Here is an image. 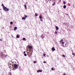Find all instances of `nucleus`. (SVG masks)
Instances as JSON below:
<instances>
[{"instance_id": "f257e3e1", "label": "nucleus", "mask_w": 75, "mask_h": 75, "mask_svg": "<svg viewBox=\"0 0 75 75\" xmlns=\"http://www.w3.org/2000/svg\"><path fill=\"white\" fill-rule=\"evenodd\" d=\"M2 6L3 7V9L4 10H5L6 11H8V10H9V9L8 8H7V7H5L3 4H2Z\"/></svg>"}, {"instance_id": "f03ea898", "label": "nucleus", "mask_w": 75, "mask_h": 75, "mask_svg": "<svg viewBox=\"0 0 75 75\" xmlns=\"http://www.w3.org/2000/svg\"><path fill=\"white\" fill-rule=\"evenodd\" d=\"M1 58H2V59H3L4 58H4H5V57H7V55H4V54H3V53H2L1 54Z\"/></svg>"}, {"instance_id": "7ed1b4c3", "label": "nucleus", "mask_w": 75, "mask_h": 75, "mask_svg": "<svg viewBox=\"0 0 75 75\" xmlns=\"http://www.w3.org/2000/svg\"><path fill=\"white\" fill-rule=\"evenodd\" d=\"M14 68L15 69L17 68V65L16 64H14Z\"/></svg>"}, {"instance_id": "20e7f679", "label": "nucleus", "mask_w": 75, "mask_h": 75, "mask_svg": "<svg viewBox=\"0 0 75 75\" xmlns=\"http://www.w3.org/2000/svg\"><path fill=\"white\" fill-rule=\"evenodd\" d=\"M27 47H28V48H29V49H32L33 48H32V46H27Z\"/></svg>"}, {"instance_id": "39448f33", "label": "nucleus", "mask_w": 75, "mask_h": 75, "mask_svg": "<svg viewBox=\"0 0 75 75\" xmlns=\"http://www.w3.org/2000/svg\"><path fill=\"white\" fill-rule=\"evenodd\" d=\"M37 72H42V71L41 70H38L37 71Z\"/></svg>"}, {"instance_id": "423d86ee", "label": "nucleus", "mask_w": 75, "mask_h": 75, "mask_svg": "<svg viewBox=\"0 0 75 75\" xmlns=\"http://www.w3.org/2000/svg\"><path fill=\"white\" fill-rule=\"evenodd\" d=\"M56 29L57 30H58L59 29V28H58V26H56Z\"/></svg>"}, {"instance_id": "0eeeda50", "label": "nucleus", "mask_w": 75, "mask_h": 75, "mask_svg": "<svg viewBox=\"0 0 75 75\" xmlns=\"http://www.w3.org/2000/svg\"><path fill=\"white\" fill-rule=\"evenodd\" d=\"M39 18L40 19H42V16H41V15L40 16H39Z\"/></svg>"}, {"instance_id": "6e6552de", "label": "nucleus", "mask_w": 75, "mask_h": 75, "mask_svg": "<svg viewBox=\"0 0 75 75\" xmlns=\"http://www.w3.org/2000/svg\"><path fill=\"white\" fill-rule=\"evenodd\" d=\"M52 50L53 51H55V48H54V47H52Z\"/></svg>"}, {"instance_id": "1a4fd4ad", "label": "nucleus", "mask_w": 75, "mask_h": 75, "mask_svg": "<svg viewBox=\"0 0 75 75\" xmlns=\"http://www.w3.org/2000/svg\"><path fill=\"white\" fill-rule=\"evenodd\" d=\"M17 29V27H15L14 28V30L15 31V30H16Z\"/></svg>"}, {"instance_id": "9d476101", "label": "nucleus", "mask_w": 75, "mask_h": 75, "mask_svg": "<svg viewBox=\"0 0 75 75\" xmlns=\"http://www.w3.org/2000/svg\"><path fill=\"white\" fill-rule=\"evenodd\" d=\"M16 38H20V37L19 36V35H17V36H16Z\"/></svg>"}, {"instance_id": "9b49d317", "label": "nucleus", "mask_w": 75, "mask_h": 75, "mask_svg": "<svg viewBox=\"0 0 75 75\" xmlns=\"http://www.w3.org/2000/svg\"><path fill=\"white\" fill-rule=\"evenodd\" d=\"M66 7H67V6H66V5H64L63 6V8H66Z\"/></svg>"}, {"instance_id": "f8f14e48", "label": "nucleus", "mask_w": 75, "mask_h": 75, "mask_svg": "<svg viewBox=\"0 0 75 75\" xmlns=\"http://www.w3.org/2000/svg\"><path fill=\"white\" fill-rule=\"evenodd\" d=\"M64 40H63L62 39L60 41V42H63V41Z\"/></svg>"}, {"instance_id": "ddd939ff", "label": "nucleus", "mask_w": 75, "mask_h": 75, "mask_svg": "<svg viewBox=\"0 0 75 75\" xmlns=\"http://www.w3.org/2000/svg\"><path fill=\"white\" fill-rule=\"evenodd\" d=\"M41 37L42 38H44V36H43V35H41Z\"/></svg>"}, {"instance_id": "4468645a", "label": "nucleus", "mask_w": 75, "mask_h": 75, "mask_svg": "<svg viewBox=\"0 0 75 75\" xmlns=\"http://www.w3.org/2000/svg\"><path fill=\"white\" fill-rule=\"evenodd\" d=\"M22 19L23 20H24V19H25V20L26 18H24V17H23V18H22Z\"/></svg>"}, {"instance_id": "2eb2a0df", "label": "nucleus", "mask_w": 75, "mask_h": 75, "mask_svg": "<svg viewBox=\"0 0 75 75\" xmlns=\"http://www.w3.org/2000/svg\"><path fill=\"white\" fill-rule=\"evenodd\" d=\"M51 70H52V71H54V68L53 67H52V68H51Z\"/></svg>"}, {"instance_id": "dca6fc26", "label": "nucleus", "mask_w": 75, "mask_h": 75, "mask_svg": "<svg viewBox=\"0 0 75 75\" xmlns=\"http://www.w3.org/2000/svg\"><path fill=\"white\" fill-rule=\"evenodd\" d=\"M63 4L64 5L65 4V1H63Z\"/></svg>"}, {"instance_id": "f3484780", "label": "nucleus", "mask_w": 75, "mask_h": 75, "mask_svg": "<svg viewBox=\"0 0 75 75\" xmlns=\"http://www.w3.org/2000/svg\"><path fill=\"white\" fill-rule=\"evenodd\" d=\"M23 40L24 41V40H25V38H23Z\"/></svg>"}, {"instance_id": "a211bd4d", "label": "nucleus", "mask_w": 75, "mask_h": 75, "mask_svg": "<svg viewBox=\"0 0 75 75\" xmlns=\"http://www.w3.org/2000/svg\"><path fill=\"white\" fill-rule=\"evenodd\" d=\"M24 56H25V57H26V56H27V54H24Z\"/></svg>"}, {"instance_id": "6ab92c4d", "label": "nucleus", "mask_w": 75, "mask_h": 75, "mask_svg": "<svg viewBox=\"0 0 75 75\" xmlns=\"http://www.w3.org/2000/svg\"><path fill=\"white\" fill-rule=\"evenodd\" d=\"M13 22H10V24H13Z\"/></svg>"}, {"instance_id": "aec40b11", "label": "nucleus", "mask_w": 75, "mask_h": 75, "mask_svg": "<svg viewBox=\"0 0 75 75\" xmlns=\"http://www.w3.org/2000/svg\"><path fill=\"white\" fill-rule=\"evenodd\" d=\"M55 4V2H54V4H52V6H54Z\"/></svg>"}, {"instance_id": "412c9836", "label": "nucleus", "mask_w": 75, "mask_h": 75, "mask_svg": "<svg viewBox=\"0 0 75 75\" xmlns=\"http://www.w3.org/2000/svg\"><path fill=\"white\" fill-rule=\"evenodd\" d=\"M24 7H25V8H26V7H27V6L25 5H25H24Z\"/></svg>"}, {"instance_id": "4be33fe9", "label": "nucleus", "mask_w": 75, "mask_h": 75, "mask_svg": "<svg viewBox=\"0 0 75 75\" xmlns=\"http://www.w3.org/2000/svg\"><path fill=\"white\" fill-rule=\"evenodd\" d=\"M63 57H65V56L64 55H62Z\"/></svg>"}, {"instance_id": "5701e85b", "label": "nucleus", "mask_w": 75, "mask_h": 75, "mask_svg": "<svg viewBox=\"0 0 75 75\" xmlns=\"http://www.w3.org/2000/svg\"><path fill=\"white\" fill-rule=\"evenodd\" d=\"M62 44H64V42H62Z\"/></svg>"}, {"instance_id": "b1692460", "label": "nucleus", "mask_w": 75, "mask_h": 75, "mask_svg": "<svg viewBox=\"0 0 75 75\" xmlns=\"http://www.w3.org/2000/svg\"><path fill=\"white\" fill-rule=\"evenodd\" d=\"M35 16L36 17H37V14H36V13H35Z\"/></svg>"}, {"instance_id": "393cba45", "label": "nucleus", "mask_w": 75, "mask_h": 75, "mask_svg": "<svg viewBox=\"0 0 75 75\" xmlns=\"http://www.w3.org/2000/svg\"><path fill=\"white\" fill-rule=\"evenodd\" d=\"M25 17H26V18H27V16H26L25 15Z\"/></svg>"}, {"instance_id": "a878e982", "label": "nucleus", "mask_w": 75, "mask_h": 75, "mask_svg": "<svg viewBox=\"0 0 75 75\" xmlns=\"http://www.w3.org/2000/svg\"><path fill=\"white\" fill-rule=\"evenodd\" d=\"M55 34H57V31H55Z\"/></svg>"}, {"instance_id": "bb28decb", "label": "nucleus", "mask_w": 75, "mask_h": 75, "mask_svg": "<svg viewBox=\"0 0 75 75\" xmlns=\"http://www.w3.org/2000/svg\"><path fill=\"white\" fill-rule=\"evenodd\" d=\"M35 63H36V61H35L34 62V63L35 64Z\"/></svg>"}, {"instance_id": "cd10ccee", "label": "nucleus", "mask_w": 75, "mask_h": 75, "mask_svg": "<svg viewBox=\"0 0 75 75\" xmlns=\"http://www.w3.org/2000/svg\"><path fill=\"white\" fill-rule=\"evenodd\" d=\"M25 51H24V52H23V53H24V54H25Z\"/></svg>"}, {"instance_id": "c85d7f7f", "label": "nucleus", "mask_w": 75, "mask_h": 75, "mask_svg": "<svg viewBox=\"0 0 75 75\" xmlns=\"http://www.w3.org/2000/svg\"><path fill=\"white\" fill-rule=\"evenodd\" d=\"M0 40L1 41H2V39H0Z\"/></svg>"}, {"instance_id": "c756f323", "label": "nucleus", "mask_w": 75, "mask_h": 75, "mask_svg": "<svg viewBox=\"0 0 75 75\" xmlns=\"http://www.w3.org/2000/svg\"><path fill=\"white\" fill-rule=\"evenodd\" d=\"M45 55H46V54H43L44 56H45Z\"/></svg>"}, {"instance_id": "7c9ffc66", "label": "nucleus", "mask_w": 75, "mask_h": 75, "mask_svg": "<svg viewBox=\"0 0 75 75\" xmlns=\"http://www.w3.org/2000/svg\"><path fill=\"white\" fill-rule=\"evenodd\" d=\"M40 21H42V19H40Z\"/></svg>"}, {"instance_id": "2f4dec72", "label": "nucleus", "mask_w": 75, "mask_h": 75, "mask_svg": "<svg viewBox=\"0 0 75 75\" xmlns=\"http://www.w3.org/2000/svg\"><path fill=\"white\" fill-rule=\"evenodd\" d=\"M43 62H44V63H46V62H45V61H44Z\"/></svg>"}, {"instance_id": "473e14b6", "label": "nucleus", "mask_w": 75, "mask_h": 75, "mask_svg": "<svg viewBox=\"0 0 75 75\" xmlns=\"http://www.w3.org/2000/svg\"><path fill=\"white\" fill-rule=\"evenodd\" d=\"M72 54L73 55H74V53H72Z\"/></svg>"}, {"instance_id": "72a5a7b5", "label": "nucleus", "mask_w": 75, "mask_h": 75, "mask_svg": "<svg viewBox=\"0 0 75 75\" xmlns=\"http://www.w3.org/2000/svg\"><path fill=\"white\" fill-rule=\"evenodd\" d=\"M63 75H66V74H64Z\"/></svg>"}, {"instance_id": "f704fd0d", "label": "nucleus", "mask_w": 75, "mask_h": 75, "mask_svg": "<svg viewBox=\"0 0 75 75\" xmlns=\"http://www.w3.org/2000/svg\"><path fill=\"white\" fill-rule=\"evenodd\" d=\"M9 75H11V74H10Z\"/></svg>"}, {"instance_id": "c9c22d12", "label": "nucleus", "mask_w": 75, "mask_h": 75, "mask_svg": "<svg viewBox=\"0 0 75 75\" xmlns=\"http://www.w3.org/2000/svg\"><path fill=\"white\" fill-rule=\"evenodd\" d=\"M50 1H51V0H50Z\"/></svg>"}, {"instance_id": "e433bc0d", "label": "nucleus", "mask_w": 75, "mask_h": 75, "mask_svg": "<svg viewBox=\"0 0 75 75\" xmlns=\"http://www.w3.org/2000/svg\"><path fill=\"white\" fill-rule=\"evenodd\" d=\"M74 54H75L74 56H75V53Z\"/></svg>"}, {"instance_id": "4c0bfd02", "label": "nucleus", "mask_w": 75, "mask_h": 75, "mask_svg": "<svg viewBox=\"0 0 75 75\" xmlns=\"http://www.w3.org/2000/svg\"><path fill=\"white\" fill-rule=\"evenodd\" d=\"M10 65H11V64H10Z\"/></svg>"}, {"instance_id": "58836bf2", "label": "nucleus", "mask_w": 75, "mask_h": 75, "mask_svg": "<svg viewBox=\"0 0 75 75\" xmlns=\"http://www.w3.org/2000/svg\"><path fill=\"white\" fill-rule=\"evenodd\" d=\"M48 1H50V0H48Z\"/></svg>"}, {"instance_id": "ea45409f", "label": "nucleus", "mask_w": 75, "mask_h": 75, "mask_svg": "<svg viewBox=\"0 0 75 75\" xmlns=\"http://www.w3.org/2000/svg\"><path fill=\"white\" fill-rule=\"evenodd\" d=\"M30 54H31V53H30Z\"/></svg>"}]
</instances>
